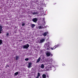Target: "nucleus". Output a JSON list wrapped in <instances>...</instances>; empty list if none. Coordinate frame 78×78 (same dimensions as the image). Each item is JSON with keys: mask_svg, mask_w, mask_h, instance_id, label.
<instances>
[{"mask_svg": "<svg viewBox=\"0 0 78 78\" xmlns=\"http://www.w3.org/2000/svg\"><path fill=\"white\" fill-rule=\"evenodd\" d=\"M23 49H25V48L26 49H27V48H28L29 47H30V45L28 44H27L25 45H23Z\"/></svg>", "mask_w": 78, "mask_h": 78, "instance_id": "obj_1", "label": "nucleus"}, {"mask_svg": "<svg viewBox=\"0 0 78 78\" xmlns=\"http://www.w3.org/2000/svg\"><path fill=\"white\" fill-rule=\"evenodd\" d=\"M52 69L51 66H48L47 68V70H51V69Z\"/></svg>", "mask_w": 78, "mask_h": 78, "instance_id": "obj_2", "label": "nucleus"}, {"mask_svg": "<svg viewBox=\"0 0 78 78\" xmlns=\"http://www.w3.org/2000/svg\"><path fill=\"white\" fill-rule=\"evenodd\" d=\"M32 21L34 23H36L37 22V18H34L32 19Z\"/></svg>", "mask_w": 78, "mask_h": 78, "instance_id": "obj_3", "label": "nucleus"}, {"mask_svg": "<svg viewBox=\"0 0 78 78\" xmlns=\"http://www.w3.org/2000/svg\"><path fill=\"white\" fill-rule=\"evenodd\" d=\"M33 64V63L31 62H29L28 63V66L27 67L28 68H31V67H32V66L31 65Z\"/></svg>", "mask_w": 78, "mask_h": 78, "instance_id": "obj_4", "label": "nucleus"}, {"mask_svg": "<svg viewBox=\"0 0 78 78\" xmlns=\"http://www.w3.org/2000/svg\"><path fill=\"white\" fill-rule=\"evenodd\" d=\"M31 13L32 15H38V12H37V11L36 12H31Z\"/></svg>", "mask_w": 78, "mask_h": 78, "instance_id": "obj_5", "label": "nucleus"}, {"mask_svg": "<svg viewBox=\"0 0 78 78\" xmlns=\"http://www.w3.org/2000/svg\"><path fill=\"white\" fill-rule=\"evenodd\" d=\"M50 52L49 51H47L46 55L47 56H50Z\"/></svg>", "mask_w": 78, "mask_h": 78, "instance_id": "obj_6", "label": "nucleus"}, {"mask_svg": "<svg viewBox=\"0 0 78 78\" xmlns=\"http://www.w3.org/2000/svg\"><path fill=\"white\" fill-rule=\"evenodd\" d=\"M3 28V27L2 26H1L0 24V34H2V28Z\"/></svg>", "mask_w": 78, "mask_h": 78, "instance_id": "obj_7", "label": "nucleus"}, {"mask_svg": "<svg viewBox=\"0 0 78 78\" xmlns=\"http://www.w3.org/2000/svg\"><path fill=\"white\" fill-rule=\"evenodd\" d=\"M16 58L15 59L16 60V61H17V60H19V58H20V56L19 55L18 56L17 55H16Z\"/></svg>", "mask_w": 78, "mask_h": 78, "instance_id": "obj_8", "label": "nucleus"}, {"mask_svg": "<svg viewBox=\"0 0 78 78\" xmlns=\"http://www.w3.org/2000/svg\"><path fill=\"white\" fill-rule=\"evenodd\" d=\"M47 49L46 50H50V45H47V47H46Z\"/></svg>", "mask_w": 78, "mask_h": 78, "instance_id": "obj_9", "label": "nucleus"}, {"mask_svg": "<svg viewBox=\"0 0 78 78\" xmlns=\"http://www.w3.org/2000/svg\"><path fill=\"white\" fill-rule=\"evenodd\" d=\"M44 41V39H41L40 40V42H39V43H40V44H42L43 42Z\"/></svg>", "mask_w": 78, "mask_h": 78, "instance_id": "obj_10", "label": "nucleus"}, {"mask_svg": "<svg viewBox=\"0 0 78 78\" xmlns=\"http://www.w3.org/2000/svg\"><path fill=\"white\" fill-rule=\"evenodd\" d=\"M40 67L41 69H44V64H41Z\"/></svg>", "mask_w": 78, "mask_h": 78, "instance_id": "obj_11", "label": "nucleus"}, {"mask_svg": "<svg viewBox=\"0 0 78 78\" xmlns=\"http://www.w3.org/2000/svg\"><path fill=\"white\" fill-rule=\"evenodd\" d=\"M41 57H40L37 60V62H39L40 61V60H41Z\"/></svg>", "mask_w": 78, "mask_h": 78, "instance_id": "obj_12", "label": "nucleus"}, {"mask_svg": "<svg viewBox=\"0 0 78 78\" xmlns=\"http://www.w3.org/2000/svg\"><path fill=\"white\" fill-rule=\"evenodd\" d=\"M42 77L43 78H46V77H47V76H46L45 74H44L42 75Z\"/></svg>", "mask_w": 78, "mask_h": 78, "instance_id": "obj_13", "label": "nucleus"}, {"mask_svg": "<svg viewBox=\"0 0 78 78\" xmlns=\"http://www.w3.org/2000/svg\"><path fill=\"white\" fill-rule=\"evenodd\" d=\"M35 24H33L31 25V27H32V28H34V27H35Z\"/></svg>", "mask_w": 78, "mask_h": 78, "instance_id": "obj_14", "label": "nucleus"}, {"mask_svg": "<svg viewBox=\"0 0 78 78\" xmlns=\"http://www.w3.org/2000/svg\"><path fill=\"white\" fill-rule=\"evenodd\" d=\"M3 43V40H0V45H1Z\"/></svg>", "mask_w": 78, "mask_h": 78, "instance_id": "obj_15", "label": "nucleus"}, {"mask_svg": "<svg viewBox=\"0 0 78 78\" xmlns=\"http://www.w3.org/2000/svg\"><path fill=\"white\" fill-rule=\"evenodd\" d=\"M47 35V34L46 32L44 33L43 34V36H46Z\"/></svg>", "mask_w": 78, "mask_h": 78, "instance_id": "obj_16", "label": "nucleus"}, {"mask_svg": "<svg viewBox=\"0 0 78 78\" xmlns=\"http://www.w3.org/2000/svg\"><path fill=\"white\" fill-rule=\"evenodd\" d=\"M18 74L19 73L18 72H16L15 73L14 75H15L16 76H17V75H18Z\"/></svg>", "mask_w": 78, "mask_h": 78, "instance_id": "obj_17", "label": "nucleus"}, {"mask_svg": "<svg viewBox=\"0 0 78 78\" xmlns=\"http://www.w3.org/2000/svg\"><path fill=\"white\" fill-rule=\"evenodd\" d=\"M39 29H42V26H40L38 27Z\"/></svg>", "mask_w": 78, "mask_h": 78, "instance_id": "obj_18", "label": "nucleus"}, {"mask_svg": "<svg viewBox=\"0 0 78 78\" xmlns=\"http://www.w3.org/2000/svg\"><path fill=\"white\" fill-rule=\"evenodd\" d=\"M9 33H7L6 34V36H7V37H9Z\"/></svg>", "mask_w": 78, "mask_h": 78, "instance_id": "obj_19", "label": "nucleus"}, {"mask_svg": "<svg viewBox=\"0 0 78 78\" xmlns=\"http://www.w3.org/2000/svg\"><path fill=\"white\" fill-rule=\"evenodd\" d=\"M25 61H27L29 60V59L28 58H27L25 59Z\"/></svg>", "mask_w": 78, "mask_h": 78, "instance_id": "obj_20", "label": "nucleus"}, {"mask_svg": "<svg viewBox=\"0 0 78 78\" xmlns=\"http://www.w3.org/2000/svg\"><path fill=\"white\" fill-rule=\"evenodd\" d=\"M40 73H37L38 77V76H40Z\"/></svg>", "mask_w": 78, "mask_h": 78, "instance_id": "obj_21", "label": "nucleus"}, {"mask_svg": "<svg viewBox=\"0 0 78 78\" xmlns=\"http://www.w3.org/2000/svg\"><path fill=\"white\" fill-rule=\"evenodd\" d=\"M58 46H59V44H57L55 46V48H57V47H58Z\"/></svg>", "mask_w": 78, "mask_h": 78, "instance_id": "obj_22", "label": "nucleus"}, {"mask_svg": "<svg viewBox=\"0 0 78 78\" xmlns=\"http://www.w3.org/2000/svg\"><path fill=\"white\" fill-rule=\"evenodd\" d=\"M25 23H23L22 24V27H24V26H25Z\"/></svg>", "mask_w": 78, "mask_h": 78, "instance_id": "obj_23", "label": "nucleus"}, {"mask_svg": "<svg viewBox=\"0 0 78 78\" xmlns=\"http://www.w3.org/2000/svg\"><path fill=\"white\" fill-rule=\"evenodd\" d=\"M48 66H51V63H48Z\"/></svg>", "mask_w": 78, "mask_h": 78, "instance_id": "obj_24", "label": "nucleus"}, {"mask_svg": "<svg viewBox=\"0 0 78 78\" xmlns=\"http://www.w3.org/2000/svg\"><path fill=\"white\" fill-rule=\"evenodd\" d=\"M53 48L54 50H55V48H56V47H55V46H54L53 47Z\"/></svg>", "mask_w": 78, "mask_h": 78, "instance_id": "obj_25", "label": "nucleus"}, {"mask_svg": "<svg viewBox=\"0 0 78 78\" xmlns=\"http://www.w3.org/2000/svg\"><path fill=\"white\" fill-rule=\"evenodd\" d=\"M50 56L51 57L52 56H53V55H52L51 53H50Z\"/></svg>", "mask_w": 78, "mask_h": 78, "instance_id": "obj_26", "label": "nucleus"}, {"mask_svg": "<svg viewBox=\"0 0 78 78\" xmlns=\"http://www.w3.org/2000/svg\"><path fill=\"white\" fill-rule=\"evenodd\" d=\"M7 66H8V64H7V65L5 66V68L6 69V68H7V67H8Z\"/></svg>", "mask_w": 78, "mask_h": 78, "instance_id": "obj_27", "label": "nucleus"}, {"mask_svg": "<svg viewBox=\"0 0 78 78\" xmlns=\"http://www.w3.org/2000/svg\"><path fill=\"white\" fill-rule=\"evenodd\" d=\"M51 49L53 50H54V49H53V47H51Z\"/></svg>", "mask_w": 78, "mask_h": 78, "instance_id": "obj_28", "label": "nucleus"}, {"mask_svg": "<svg viewBox=\"0 0 78 78\" xmlns=\"http://www.w3.org/2000/svg\"><path fill=\"white\" fill-rule=\"evenodd\" d=\"M47 77H48V78H49V77L48 76V75H47Z\"/></svg>", "mask_w": 78, "mask_h": 78, "instance_id": "obj_29", "label": "nucleus"}, {"mask_svg": "<svg viewBox=\"0 0 78 78\" xmlns=\"http://www.w3.org/2000/svg\"><path fill=\"white\" fill-rule=\"evenodd\" d=\"M7 67H9V65H7Z\"/></svg>", "mask_w": 78, "mask_h": 78, "instance_id": "obj_30", "label": "nucleus"}, {"mask_svg": "<svg viewBox=\"0 0 78 78\" xmlns=\"http://www.w3.org/2000/svg\"><path fill=\"white\" fill-rule=\"evenodd\" d=\"M36 78H39V77L37 76V77H36Z\"/></svg>", "mask_w": 78, "mask_h": 78, "instance_id": "obj_31", "label": "nucleus"}, {"mask_svg": "<svg viewBox=\"0 0 78 78\" xmlns=\"http://www.w3.org/2000/svg\"><path fill=\"white\" fill-rule=\"evenodd\" d=\"M15 28H16V27H15Z\"/></svg>", "mask_w": 78, "mask_h": 78, "instance_id": "obj_32", "label": "nucleus"}]
</instances>
